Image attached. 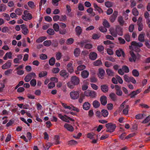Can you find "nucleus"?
I'll return each instance as SVG.
<instances>
[{
    "instance_id": "obj_1",
    "label": "nucleus",
    "mask_w": 150,
    "mask_h": 150,
    "mask_svg": "<svg viewBox=\"0 0 150 150\" xmlns=\"http://www.w3.org/2000/svg\"><path fill=\"white\" fill-rule=\"evenodd\" d=\"M131 46H129L130 49L134 50L137 52L140 51L139 48L143 46V44L141 42H137L135 41H132L131 43Z\"/></svg>"
},
{
    "instance_id": "obj_2",
    "label": "nucleus",
    "mask_w": 150,
    "mask_h": 150,
    "mask_svg": "<svg viewBox=\"0 0 150 150\" xmlns=\"http://www.w3.org/2000/svg\"><path fill=\"white\" fill-rule=\"evenodd\" d=\"M22 18L25 21L31 19L33 17L32 14L29 13V11L26 10H25L23 12V14L22 16Z\"/></svg>"
},
{
    "instance_id": "obj_3",
    "label": "nucleus",
    "mask_w": 150,
    "mask_h": 150,
    "mask_svg": "<svg viewBox=\"0 0 150 150\" xmlns=\"http://www.w3.org/2000/svg\"><path fill=\"white\" fill-rule=\"evenodd\" d=\"M120 108L123 109L122 113L126 115L128 114L129 106L126 103L125 101L123 102L120 106Z\"/></svg>"
},
{
    "instance_id": "obj_4",
    "label": "nucleus",
    "mask_w": 150,
    "mask_h": 150,
    "mask_svg": "<svg viewBox=\"0 0 150 150\" xmlns=\"http://www.w3.org/2000/svg\"><path fill=\"white\" fill-rule=\"evenodd\" d=\"M79 91H73L70 93L71 99L74 100L78 99L79 96Z\"/></svg>"
},
{
    "instance_id": "obj_5",
    "label": "nucleus",
    "mask_w": 150,
    "mask_h": 150,
    "mask_svg": "<svg viewBox=\"0 0 150 150\" xmlns=\"http://www.w3.org/2000/svg\"><path fill=\"white\" fill-rule=\"evenodd\" d=\"M58 116L62 121L66 122H69V120L72 121H74V120L72 118L67 116L66 115H63L61 114H58Z\"/></svg>"
},
{
    "instance_id": "obj_6",
    "label": "nucleus",
    "mask_w": 150,
    "mask_h": 150,
    "mask_svg": "<svg viewBox=\"0 0 150 150\" xmlns=\"http://www.w3.org/2000/svg\"><path fill=\"white\" fill-rule=\"evenodd\" d=\"M105 126L107 128L106 131L110 132H113L116 128L115 125L111 123L107 124Z\"/></svg>"
},
{
    "instance_id": "obj_7",
    "label": "nucleus",
    "mask_w": 150,
    "mask_h": 150,
    "mask_svg": "<svg viewBox=\"0 0 150 150\" xmlns=\"http://www.w3.org/2000/svg\"><path fill=\"white\" fill-rule=\"evenodd\" d=\"M62 105L66 109H69L70 110H73L74 111H76L78 112L79 111V110L77 108L75 107L72 105L69 106L67 105L66 104L64 103H62Z\"/></svg>"
},
{
    "instance_id": "obj_8",
    "label": "nucleus",
    "mask_w": 150,
    "mask_h": 150,
    "mask_svg": "<svg viewBox=\"0 0 150 150\" xmlns=\"http://www.w3.org/2000/svg\"><path fill=\"white\" fill-rule=\"evenodd\" d=\"M70 80L75 86H77L79 84L80 79L76 76H74L71 77Z\"/></svg>"
},
{
    "instance_id": "obj_9",
    "label": "nucleus",
    "mask_w": 150,
    "mask_h": 150,
    "mask_svg": "<svg viewBox=\"0 0 150 150\" xmlns=\"http://www.w3.org/2000/svg\"><path fill=\"white\" fill-rule=\"evenodd\" d=\"M21 27L22 29V32L24 35H27L29 33V31L25 25L22 24L21 25Z\"/></svg>"
},
{
    "instance_id": "obj_10",
    "label": "nucleus",
    "mask_w": 150,
    "mask_h": 150,
    "mask_svg": "<svg viewBox=\"0 0 150 150\" xmlns=\"http://www.w3.org/2000/svg\"><path fill=\"white\" fill-rule=\"evenodd\" d=\"M61 76L65 79L67 78L69 76V74L65 70H62L59 72Z\"/></svg>"
},
{
    "instance_id": "obj_11",
    "label": "nucleus",
    "mask_w": 150,
    "mask_h": 150,
    "mask_svg": "<svg viewBox=\"0 0 150 150\" xmlns=\"http://www.w3.org/2000/svg\"><path fill=\"white\" fill-rule=\"evenodd\" d=\"M11 65V62L10 61H8L1 67L3 69H6L10 68Z\"/></svg>"
},
{
    "instance_id": "obj_12",
    "label": "nucleus",
    "mask_w": 150,
    "mask_h": 150,
    "mask_svg": "<svg viewBox=\"0 0 150 150\" xmlns=\"http://www.w3.org/2000/svg\"><path fill=\"white\" fill-rule=\"evenodd\" d=\"M105 73V71L104 69L101 68H99L98 69V76L99 78L103 79V76Z\"/></svg>"
},
{
    "instance_id": "obj_13",
    "label": "nucleus",
    "mask_w": 150,
    "mask_h": 150,
    "mask_svg": "<svg viewBox=\"0 0 150 150\" xmlns=\"http://www.w3.org/2000/svg\"><path fill=\"white\" fill-rule=\"evenodd\" d=\"M97 54L94 52H91L89 55V59L92 60H95L97 58Z\"/></svg>"
},
{
    "instance_id": "obj_14",
    "label": "nucleus",
    "mask_w": 150,
    "mask_h": 150,
    "mask_svg": "<svg viewBox=\"0 0 150 150\" xmlns=\"http://www.w3.org/2000/svg\"><path fill=\"white\" fill-rule=\"evenodd\" d=\"M12 54L11 52H6L3 57L4 60H7L8 59H12L13 58Z\"/></svg>"
},
{
    "instance_id": "obj_15",
    "label": "nucleus",
    "mask_w": 150,
    "mask_h": 150,
    "mask_svg": "<svg viewBox=\"0 0 150 150\" xmlns=\"http://www.w3.org/2000/svg\"><path fill=\"white\" fill-rule=\"evenodd\" d=\"M118 15V12L115 11L114 12L113 14L111 16L110 18V21L112 22H113L115 20Z\"/></svg>"
},
{
    "instance_id": "obj_16",
    "label": "nucleus",
    "mask_w": 150,
    "mask_h": 150,
    "mask_svg": "<svg viewBox=\"0 0 150 150\" xmlns=\"http://www.w3.org/2000/svg\"><path fill=\"white\" fill-rule=\"evenodd\" d=\"M67 69L68 71L71 73L74 72V69L72 67V63H69L67 66Z\"/></svg>"
},
{
    "instance_id": "obj_17",
    "label": "nucleus",
    "mask_w": 150,
    "mask_h": 150,
    "mask_svg": "<svg viewBox=\"0 0 150 150\" xmlns=\"http://www.w3.org/2000/svg\"><path fill=\"white\" fill-rule=\"evenodd\" d=\"M141 91V89H138L136 91H132L129 95L130 96V97L131 98H134L135 96L139 93Z\"/></svg>"
},
{
    "instance_id": "obj_18",
    "label": "nucleus",
    "mask_w": 150,
    "mask_h": 150,
    "mask_svg": "<svg viewBox=\"0 0 150 150\" xmlns=\"http://www.w3.org/2000/svg\"><path fill=\"white\" fill-rule=\"evenodd\" d=\"M64 127L67 129L70 132H72L74 131V127L66 123L64 125Z\"/></svg>"
},
{
    "instance_id": "obj_19",
    "label": "nucleus",
    "mask_w": 150,
    "mask_h": 150,
    "mask_svg": "<svg viewBox=\"0 0 150 150\" xmlns=\"http://www.w3.org/2000/svg\"><path fill=\"white\" fill-rule=\"evenodd\" d=\"M89 74L88 71L86 70H83L81 73V75L82 77L84 79L87 78Z\"/></svg>"
},
{
    "instance_id": "obj_20",
    "label": "nucleus",
    "mask_w": 150,
    "mask_h": 150,
    "mask_svg": "<svg viewBox=\"0 0 150 150\" xmlns=\"http://www.w3.org/2000/svg\"><path fill=\"white\" fill-rule=\"evenodd\" d=\"M130 54L131 57L129 59L130 62H135L137 59V57L133 52L131 51L130 52Z\"/></svg>"
},
{
    "instance_id": "obj_21",
    "label": "nucleus",
    "mask_w": 150,
    "mask_h": 150,
    "mask_svg": "<svg viewBox=\"0 0 150 150\" xmlns=\"http://www.w3.org/2000/svg\"><path fill=\"white\" fill-rule=\"evenodd\" d=\"M88 82L87 80H84L83 81V84L82 86V88L83 90H86L88 89Z\"/></svg>"
},
{
    "instance_id": "obj_22",
    "label": "nucleus",
    "mask_w": 150,
    "mask_h": 150,
    "mask_svg": "<svg viewBox=\"0 0 150 150\" xmlns=\"http://www.w3.org/2000/svg\"><path fill=\"white\" fill-rule=\"evenodd\" d=\"M93 7L95 8V11H98L99 13H101L103 12V11L102 9L99 7L96 3H94L93 4Z\"/></svg>"
},
{
    "instance_id": "obj_23",
    "label": "nucleus",
    "mask_w": 150,
    "mask_h": 150,
    "mask_svg": "<svg viewBox=\"0 0 150 150\" xmlns=\"http://www.w3.org/2000/svg\"><path fill=\"white\" fill-rule=\"evenodd\" d=\"M100 101L103 105H105L107 103L106 97L105 96H103L100 97Z\"/></svg>"
},
{
    "instance_id": "obj_24",
    "label": "nucleus",
    "mask_w": 150,
    "mask_h": 150,
    "mask_svg": "<svg viewBox=\"0 0 150 150\" xmlns=\"http://www.w3.org/2000/svg\"><path fill=\"white\" fill-rule=\"evenodd\" d=\"M116 54L118 57H120L122 55L123 57H124L125 54L122 49H119L116 51Z\"/></svg>"
},
{
    "instance_id": "obj_25",
    "label": "nucleus",
    "mask_w": 150,
    "mask_h": 150,
    "mask_svg": "<svg viewBox=\"0 0 150 150\" xmlns=\"http://www.w3.org/2000/svg\"><path fill=\"white\" fill-rule=\"evenodd\" d=\"M82 29L81 27L78 26L75 28V31L76 35H79L82 32Z\"/></svg>"
},
{
    "instance_id": "obj_26",
    "label": "nucleus",
    "mask_w": 150,
    "mask_h": 150,
    "mask_svg": "<svg viewBox=\"0 0 150 150\" xmlns=\"http://www.w3.org/2000/svg\"><path fill=\"white\" fill-rule=\"evenodd\" d=\"M90 106V104L88 102H86L83 104V108L86 110H88L89 109Z\"/></svg>"
},
{
    "instance_id": "obj_27",
    "label": "nucleus",
    "mask_w": 150,
    "mask_h": 150,
    "mask_svg": "<svg viewBox=\"0 0 150 150\" xmlns=\"http://www.w3.org/2000/svg\"><path fill=\"white\" fill-rule=\"evenodd\" d=\"M106 71L107 74L109 76H112L114 75V72L112 70L110 69H107L106 70Z\"/></svg>"
},
{
    "instance_id": "obj_28",
    "label": "nucleus",
    "mask_w": 150,
    "mask_h": 150,
    "mask_svg": "<svg viewBox=\"0 0 150 150\" xmlns=\"http://www.w3.org/2000/svg\"><path fill=\"white\" fill-rule=\"evenodd\" d=\"M67 86L69 88L72 89L74 88L75 85L70 80V81L67 82Z\"/></svg>"
},
{
    "instance_id": "obj_29",
    "label": "nucleus",
    "mask_w": 150,
    "mask_h": 150,
    "mask_svg": "<svg viewBox=\"0 0 150 150\" xmlns=\"http://www.w3.org/2000/svg\"><path fill=\"white\" fill-rule=\"evenodd\" d=\"M110 34L113 36L115 37H117V33L116 32V30H115L113 28H111L110 29Z\"/></svg>"
},
{
    "instance_id": "obj_30",
    "label": "nucleus",
    "mask_w": 150,
    "mask_h": 150,
    "mask_svg": "<svg viewBox=\"0 0 150 150\" xmlns=\"http://www.w3.org/2000/svg\"><path fill=\"white\" fill-rule=\"evenodd\" d=\"M101 90L104 92H106L108 91V88L106 85H103L101 86Z\"/></svg>"
},
{
    "instance_id": "obj_31",
    "label": "nucleus",
    "mask_w": 150,
    "mask_h": 150,
    "mask_svg": "<svg viewBox=\"0 0 150 150\" xmlns=\"http://www.w3.org/2000/svg\"><path fill=\"white\" fill-rule=\"evenodd\" d=\"M144 34H140L138 37V40L141 42H144Z\"/></svg>"
},
{
    "instance_id": "obj_32",
    "label": "nucleus",
    "mask_w": 150,
    "mask_h": 150,
    "mask_svg": "<svg viewBox=\"0 0 150 150\" xmlns=\"http://www.w3.org/2000/svg\"><path fill=\"white\" fill-rule=\"evenodd\" d=\"M15 12L16 15L18 16H20L22 14L23 12V10L21 8H18L15 10Z\"/></svg>"
},
{
    "instance_id": "obj_33",
    "label": "nucleus",
    "mask_w": 150,
    "mask_h": 150,
    "mask_svg": "<svg viewBox=\"0 0 150 150\" xmlns=\"http://www.w3.org/2000/svg\"><path fill=\"white\" fill-rule=\"evenodd\" d=\"M80 53V51L79 48H76L74 50V54L75 57H77L79 56Z\"/></svg>"
},
{
    "instance_id": "obj_34",
    "label": "nucleus",
    "mask_w": 150,
    "mask_h": 150,
    "mask_svg": "<svg viewBox=\"0 0 150 150\" xmlns=\"http://www.w3.org/2000/svg\"><path fill=\"white\" fill-rule=\"evenodd\" d=\"M46 39L47 38L46 37H40L37 40L36 42L38 43H40L46 40Z\"/></svg>"
},
{
    "instance_id": "obj_35",
    "label": "nucleus",
    "mask_w": 150,
    "mask_h": 150,
    "mask_svg": "<svg viewBox=\"0 0 150 150\" xmlns=\"http://www.w3.org/2000/svg\"><path fill=\"white\" fill-rule=\"evenodd\" d=\"M144 114H139L135 116V118L137 119H143L144 117L145 116Z\"/></svg>"
},
{
    "instance_id": "obj_36",
    "label": "nucleus",
    "mask_w": 150,
    "mask_h": 150,
    "mask_svg": "<svg viewBox=\"0 0 150 150\" xmlns=\"http://www.w3.org/2000/svg\"><path fill=\"white\" fill-rule=\"evenodd\" d=\"M62 54L61 53L59 52H57L56 53L55 57L56 59L57 60H60L62 57Z\"/></svg>"
},
{
    "instance_id": "obj_37",
    "label": "nucleus",
    "mask_w": 150,
    "mask_h": 150,
    "mask_svg": "<svg viewBox=\"0 0 150 150\" xmlns=\"http://www.w3.org/2000/svg\"><path fill=\"white\" fill-rule=\"evenodd\" d=\"M118 21L119 22L120 25H123L124 23V21L123 20V17L121 16L119 17L118 18Z\"/></svg>"
},
{
    "instance_id": "obj_38",
    "label": "nucleus",
    "mask_w": 150,
    "mask_h": 150,
    "mask_svg": "<svg viewBox=\"0 0 150 150\" xmlns=\"http://www.w3.org/2000/svg\"><path fill=\"white\" fill-rule=\"evenodd\" d=\"M74 42V39L72 38H70L67 40L66 43L68 45H70L72 44Z\"/></svg>"
},
{
    "instance_id": "obj_39",
    "label": "nucleus",
    "mask_w": 150,
    "mask_h": 150,
    "mask_svg": "<svg viewBox=\"0 0 150 150\" xmlns=\"http://www.w3.org/2000/svg\"><path fill=\"white\" fill-rule=\"evenodd\" d=\"M103 24L105 28H108L110 27V25L109 23L105 19H103Z\"/></svg>"
},
{
    "instance_id": "obj_40",
    "label": "nucleus",
    "mask_w": 150,
    "mask_h": 150,
    "mask_svg": "<svg viewBox=\"0 0 150 150\" xmlns=\"http://www.w3.org/2000/svg\"><path fill=\"white\" fill-rule=\"evenodd\" d=\"M102 114L104 117H106L108 114V112L106 110H103L101 111Z\"/></svg>"
},
{
    "instance_id": "obj_41",
    "label": "nucleus",
    "mask_w": 150,
    "mask_h": 150,
    "mask_svg": "<svg viewBox=\"0 0 150 150\" xmlns=\"http://www.w3.org/2000/svg\"><path fill=\"white\" fill-rule=\"evenodd\" d=\"M102 64V62L101 60H98L93 63V64L96 66H98Z\"/></svg>"
},
{
    "instance_id": "obj_42",
    "label": "nucleus",
    "mask_w": 150,
    "mask_h": 150,
    "mask_svg": "<svg viewBox=\"0 0 150 150\" xmlns=\"http://www.w3.org/2000/svg\"><path fill=\"white\" fill-rule=\"evenodd\" d=\"M93 104V107L95 108H98L100 105V103L97 100L94 101Z\"/></svg>"
},
{
    "instance_id": "obj_43",
    "label": "nucleus",
    "mask_w": 150,
    "mask_h": 150,
    "mask_svg": "<svg viewBox=\"0 0 150 150\" xmlns=\"http://www.w3.org/2000/svg\"><path fill=\"white\" fill-rule=\"evenodd\" d=\"M59 26L57 23H55L53 25V28L54 30L56 32L58 31L59 30Z\"/></svg>"
},
{
    "instance_id": "obj_44",
    "label": "nucleus",
    "mask_w": 150,
    "mask_h": 150,
    "mask_svg": "<svg viewBox=\"0 0 150 150\" xmlns=\"http://www.w3.org/2000/svg\"><path fill=\"white\" fill-rule=\"evenodd\" d=\"M124 80L127 82H129L131 79V76L129 77L127 75H125L124 76Z\"/></svg>"
},
{
    "instance_id": "obj_45",
    "label": "nucleus",
    "mask_w": 150,
    "mask_h": 150,
    "mask_svg": "<svg viewBox=\"0 0 150 150\" xmlns=\"http://www.w3.org/2000/svg\"><path fill=\"white\" fill-rule=\"evenodd\" d=\"M55 59L54 57L51 58L49 61V64L51 66L53 65L55 63Z\"/></svg>"
},
{
    "instance_id": "obj_46",
    "label": "nucleus",
    "mask_w": 150,
    "mask_h": 150,
    "mask_svg": "<svg viewBox=\"0 0 150 150\" xmlns=\"http://www.w3.org/2000/svg\"><path fill=\"white\" fill-rule=\"evenodd\" d=\"M51 41L50 40L45 41L43 42L44 45L47 47L51 45Z\"/></svg>"
},
{
    "instance_id": "obj_47",
    "label": "nucleus",
    "mask_w": 150,
    "mask_h": 150,
    "mask_svg": "<svg viewBox=\"0 0 150 150\" xmlns=\"http://www.w3.org/2000/svg\"><path fill=\"white\" fill-rule=\"evenodd\" d=\"M86 66L83 65H81L77 67V69L78 71H81L86 68Z\"/></svg>"
},
{
    "instance_id": "obj_48",
    "label": "nucleus",
    "mask_w": 150,
    "mask_h": 150,
    "mask_svg": "<svg viewBox=\"0 0 150 150\" xmlns=\"http://www.w3.org/2000/svg\"><path fill=\"white\" fill-rule=\"evenodd\" d=\"M132 14L134 16H137L139 15V12L137 8H133L132 11Z\"/></svg>"
},
{
    "instance_id": "obj_49",
    "label": "nucleus",
    "mask_w": 150,
    "mask_h": 150,
    "mask_svg": "<svg viewBox=\"0 0 150 150\" xmlns=\"http://www.w3.org/2000/svg\"><path fill=\"white\" fill-rule=\"evenodd\" d=\"M96 93L95 91L90 90V96H89L90 97L92 98H94L96 97Z\"/></svg>"
},
{
    "instance_id": "obj_50",
    "label": "nucleus",
    "mask_w": 150,
    "mask_h": 150,
    "mask_svg": "<svg viewBox=\"0 0 150 150\" xmlns=\"http://www.w3.org/2000/svg\"><path fill=\"white\" fill-rule=\"evenodd\" d=\"M47 74L46 71H42L40 72L39 74V76L40 77H42L46 76Z\"/></svg>"
},
{
    "instance_id": "obj_51",
    "label": "nucleus",
    "mask_w": 150,
    "mask_h": 150,
    "mask_svg": "<svg viewBox=\"0 0 150 150\" xmlns=\"http://www.w3.org/2000/svg\"><path fill=\"white\" fill-rule=\"evenodd\" d=\"M132 75L134 76L137 77L139 75V73L138 71L136 69L133 70L132 71Z\"/></svg>"
},
{
    "instance_id": "obj_52",
    "label": "nucleus",
    "mask_w": 150,
    "mask_h": 150,
    "mask_svg": "<svg viewBox=\"0 0 150 150\" xmlns=\"http://www.w3.org/2000/svg\"><path fill=\"white\" fill-rule=\"evenodd\" d=\"M55 144H58L59 143V137L58 135H56L54 137Z\"/></svg>"
},
{
    "instance_id": "obj_53",
    "label": "nucleus",
    "mask_w": 150,
    "mask_h": 150,
    "mask_svg": "<svg viewBox=\"0 0 150 150\" xmlns=\"http://www.w3.org/2000/svg\"><path fill=\"white\" fill-rule=\"evenodd\" d=\"M32 78L29 74H28L25 77L24 80L26 82H29L31 79Z\"/></svg>"
},
{
    "instance_id": "obj_54",
    "label": "nucleus",
    "mask_w": 150,
    "mask_h": 150,
    "mask_svg": "<svg viewBox=\"0 0 150 150\" xmlns=\"http://www.w3.org/2000/svg\"><path fill=\"white\" fill-rule=\"evenodd\" d=\"M28 4L29 6L31 8H33L35 7L34 3L32 1H29L28 2Z\"/></svg>"
},
{
    "instance_id": "obj_55",
    "label": "nucleus",
    "mask_w": 150,
    "mask_h": 150,
    "mask_svg": "<svg viewBox=\"0 0 150 150\" xmlns=\"http://www.w3.org/2000/svg\"><path fill=\"white\" fill-rule=\"evenodd\" d=\"M9 31L8 28L7 27H5L2 28L1 30L2 32L4 33L8 32Z\"/></svg>"
},
{
    "instance_id": "obj_56",
    "label": "nucleus",
    "mask_w": 150,
    "mask_h": 150,
    "mask_svg": "<svg viewBox=\"0 0 150 150\" xmlns=\"http://www.w3.org/2000/svg\"><path fill=\"white\" fill-rule=\"evenodd\" d=\"M94 135L95 134L93 133H89L87 134V137L91 139H93L95 138Z\"/></svg>"
},
{
    "instance_id": "obj_57",
    "label": "nucleus",
    "mask_w": 150,
    "mask_h": 150,
    "mask_svg": "<svg viewBox=\"0 0 150 150\" xmlns=\"http://www.w3.org/2000/svg\"><path fill=\"white\" fill-rule=\"evenodd\" d=\"M6 9V6L2 4H0V12L4 11Z\"/></svg>"
},
{
    "instance_id": "obj_58",
    "label": "nucleus",
    "mask_w": 150,
    "mask_h": 150,
    "mask_svg": "<svg viewBox=\"0 0 150 150\" xmlns=\"http://www.w3.org/2000/svg\"><path fill=\"white\" fill-rule=\"evenodd\" d=\"M116 78L120 83L122 84L123 83V81L119 76L118 75L116 76Z\"/></svg>"
},
{
    "instance_id": "obj_59",
    "label": "nucleus",
    "mask_w": 150,
    "mask_h": 150,
    "mask_svg": "<svg viewBox=\"0 0 150 150\" xmlns=\"http://www.w3.org/2000/svg\"><path fill=\"white\" fill-rule=\"evenodd\" d=\"M110 97L113 100H115L116 99V96L114 93H111L110 94Z\"/></svg>"
},
{
    "instance_id": "obj_60",
    "label": "nucleus",
    "mask_w": 150,
    "mask_h": 150,
    "mask_svg": "<svg viewBox=\"0 0 150 150\" xmlns=\"http://www.w3.org/2000/svg\"><path fill=\"white\" fill-rule=\"evenodd\" d=\"M68 143L70 145H75L77 144V142L74 140H71L68 142Z\"/></svg>"
},
{
    "instance_id": "obj_61",
    "label": "nucleus",
    "mask_w": 150,
    "mask_h": 150,
    "mask_svg": "<svg viewBox=\"0 0 150 150\" xmlns=\"http://www.w3.org/2000/svg\"><path fill=\"white\" fill-rule=\"evenodd\" d=\"M122 69L126 73L129 72V70L128 67L126 66H123L122 67Z\"/></svg>"
},
{
    "instance_id": "obj_62",
    "label": "nucleus",
    "mask_w": 150,
    "mask_h": 150,
    "mask_svg": "<svg viewBox=\"0 0 150 150\" xmlns=\"http://www.w3.org/2000/svg\"><path fill=\"white\" fill-rule=\"evenodd\" d=\"M30 83L31 86H35L36 84V81L35 79H33L31 81Z\"/></svg>"
},
{
    "instance_id": "obj_63",
    "label": "nucleus",
    "mask_w": 150,
    "mask_h": 150,
    "mask_svg": "<svg viewBox=\"0 0 150 150\" xmlns=\"http://www.w3.org/2000/svg\"><path fill=\"white\" fill-rule=\"evenodd\" d=\"M3 15L5 19L7 21H9L10 20V17L8 14L3 13Z\"/></svg>"
},
{
    "instance_id": "obj_64",
    "label": "nucleus",
    "mask_w": 150,
    "mask_h": 150,
    "mask_svg": "<svg viewBox=\"0 0 150 150\" xmlns=\"http://www.w3.org/2000/svg\"><path fill=\"white\" fill-rule=\"evenodd\" d=\"M47 33L50 35H53L54 33V32L53 30L51 28H50L47 31Z\"/></svg>"
}]
</instances>
